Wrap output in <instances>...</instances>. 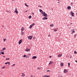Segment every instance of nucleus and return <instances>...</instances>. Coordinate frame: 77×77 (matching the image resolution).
Listing matches in <instances>:
<instances>
[{
    "label": "nucleus",
    "instance_id": "obj_1",
    "mask_svg": "<svg viewBox=\"0 0 77 77\" xmlns=\"http://www.w3.org/2000/svg\"><path fill=\"white\" fill-rule=\"evenodd\" d=\"M39 11L41 13L42 15L44 17H48L47 14H46L45 12H43V11H42V10L40 9L39 10Z\"/></svg>",
    "mask_w": 77,
    "mask_h": 77
},
{
    "label": "nucleus",
    "instance_id": "obj_2",
    "mask_svg": "<svg viewBox=\"0 0 77 77\" xmlns=\"http://www.w3.org/2000/svg\"><path fill=\"white\" fill-rule=\"evenodd\" d=\"M68 70L66 69H64V73L65 74H66V73H67L68 72Z\"/></svg>",
    "mask_w": 77,
    "mask_h": 77
},
{
    "label": "nucleus",
    "instance_id": "obj_3",
    "mask_svg": "<svg viewBox=\"0 0 77 77\" xmlns=\"http://www.w3.org/2000/svg\"><path fill=\"white\" fill-rule=\"evenodd\" d=\"M71 13V15L72 17H74V13L72 12V11H71L70 12Z\"/></svg>",
    "mask_w": 77,
    "mask_h": 77
},
{
    "label": "nucleus",
    "instance_id": "obj_4",
    "mask_svg": "<svg viewBox=\"0 0 77 77\" xmlns=\"http://www.w3.org/2000/svg\"><path fill=\"white\" fill-rule=\"evenodd\" d=\"M23 41V39H21L19 40L18 44H21V42H22V41Z\"/></svg>",
    "mask_w": 77,
    "mask_h": 77
},
{
    "label": "nucleus",
    "instance_id": "obj_5",
    "mask_svg": "<svg viewBox=\"0 0 77 77\" xmlns=\"http://www.w3.org/2000/svg\"><path fill=\"white\" fill-rule=\"evenodd\" d=\"M30 50L29 49V48H26L25 50V51H27V52H28V51H30Z\"/></svg>",
    "mask_w": 77,
    "mask_h": 77
},
{
    "label": "nucleus",
    "instance_id": "obj_6",
    "mask_svg": "<svg viewBox=\"0 0 77 77\" xmlns=\"http://www.w3.org/2000/svg\"><path fill=\"white\" fill-rule=\"evenodd\" d=\"M21 76L22 77H25V76H26V75H25V74L23 73H22Z\"/></svg>",
    "mask_w": 77,
    "mask_h": 77
},
{
    "label": "nucleus",
    "instance_id": "obj_7",
    "mask_svg": "<svg viewBox=\"0 0 77 77\" xmlns=\"http://www.w3.org/2000/svg\"><path fill=\"white\" fill-rule=\"evenodd\" d=\"M24 30V27H22L21 29V32H23Z\"/></svg>",
    "mask_w": 77,
    "mask_h": 77
},
{
    "label": "nucleus",
    "instance_id": "obj_8",
    "mask_svg": "<svg viewBox=\"0 0 77 77\" xmlns=\"http://www.w3.org/2000/svg\"><path fill=\"white\" fill-rule=\"evenodd\" d=\"M67 9L68 10H71V6H68L67 7Z\"/></svg>",
    "mask_w": 77,
    "mask_h": 77
},
{
    "label": "nucleus",
    "instance_id": "obj_9",
    "mask_svg": "<svg viewBox=\"0 0 77 77\" xmlns=\"http://www.w3.org/2000/svg\"><path fill=\"white\" fill-rule=\"evenodd\" d=\"M36 58H37V57H36V56H35L32 57V59H36Z\"/></svg>",
    "mask_w": 77,
    "mask_h": 77
},
{
    "label": "nucleus",
    "instance_id": "obj_10",
    "mask_svg": "<svg viewBox=\"0 0 77 77\" xmlns=\"http://www.w3.org/2000/svg\"><path fill=\"white\" fill-rule=\"evenodd\" d=\"M63 65H64V64H63V63H60L61 66H63Z\"/></svg>",
    "mask_w": 77,
    "mask_h": 77
},
{
    "label": "nucleus",
    "instance_id": "obj_11",
    "mask_svg": "<svg viewBox=\"0 0 77 77\" xmlns=\"http://www.w3.org/2000/svg\"><path fill=\"white\" fill-rule=\"evenodd\" d=\"M47 20V19H48V18L47 17H44L43 19V20Z\"/></svg>",
    "mask_w": 77,
    "mask_h": 77
},
{
    "label": "nucleus",
    "instance_id": "obj_12",
    "mask_svg": "<svg viewBox=\"0 0 77 77\" xmlns=\"http://www.w3.org/2000/svg\"><path fill=\"white\" fill-rule=\"evenodd\" d=\"M43 77H50V75H44L43 76Z\"/></svg>",
    "mask_w": 77,
    "mask_h": 77
},
{
    "label": "nucleus",
    "instance_id": "obj_13",
    "mask_svg": "<svg viewBox=\"0 0 77 77\" xmlns=\"http://www.w3.org/2000/svg\"><path fill=\"white\" fill-rule=\"evenodd\" d=\"M21 35H24L25 33L24 32H21Z\"/></svg>",
    "mask_w": 77,
    "mask_h": 77
},
{
    "label": "nucleus",
    "instance_id": "obj_14",
    "mask_svg": "<svg viewBox=\"0 0 77 77\" xmlns=\"http://www.w3.org/2000/svg\"><path fill=\"white\" fill-rule=\"evenodd\" d=\"M72 34H73V33H74L75 32V31L74 30H72Z\"/></svg>",
    "mask_w": 77,
    "mask_h": 77
},
{
    "label": "nucleus",
    "instance_id": "obj_15",
    "mask_svg": "<svg viewBox=\"0 0 77 77\" xmlns=\"http://www.w3.org/2000/svg\"><path fill=\"white\" fill-rule=\"evenodd\" d=\"M62 56V55L61 54H59V55H58V57H61Z\"/></svg>",
    "mask_w": 77,
    "mask_h": 77
},
{
    "label": "nucleus",
    "instance_id": "obj_16",
    "mask_svg": "<svg viewBox=\"0 0 77 77\" xmlns=\"http://www.w3.org/2000/svg\"><path fill=\"white\" fill-rule=\"evenodd\" d=\"M14 13H16V14H18V11H14Z\"/></svg>",
    "mask_w": 77,
    "mask_h": 77
},
{
    "label": "nucleus",
    "instance_id": "obj_17",
    "mask_svg": "<svg viewBox=\"0 0 77 77\" xmlns=\"http://www.w3.org/2000/svg\"><path fill=\"white\" fill-rule=\"evenodd\" d=\"M25 6H26V7H29V5H27V4H26V3H25Z\"/></svg>",
    "mask_w": 77,
    "mask_h": 77
},
{
    "label": "nucleus",
    "instance_id": "obj_18",
    "mask_svg": "<svg viewBox=\"0 0 77 77\" xmlns=\"http://www.w3.org/2000/svg\"><path fill=\"white\" fill-rule=\"evenodd\" d=\"M30 40H31V39H32V37H33V36H30Z\"/></svg>",
    "mask_w": 77,
    "mask_h": 77
},
{
    "label": "nucleus",
    "instance_id": "obj_19",
    "mask_svg": "<svg viewBox=\"0 0 77 77\" xmlns=\"http://www.w3.org/2000/svg\"><path fill=\"white\" fill-rule=\"evenodd\" d=\"M50 27H53L54 26V25L53 24H52L50 25Z\"/></svg>",
    "mask_w": 77,
    "mask_h": 77
},
{
    "label": "nucleus",
    "instance_id": "obj_20",
    "mask_svg": "<svg viewBox=\"0 0 77 77\" xmlns=\"http://www.w3.org/2000/svg\"><path fill=\"white\" fill-rule=\"evenodd\" d=\"M34 25H35V23H33L31 25V26H34Z\"/></svg>",
    "mask_w": 77,
    "mask_h": 77
},
{
    "label": "nucleus",
    "instance_id": "obj_21",
    "mask_svg": "<svg viewBox=\"0 0 77 77\" xmlns=\"http://www.w3.org/2000/svg\"><path fill=\"white\" fill-rule=\"evenodd\" d=\"M53 63V62L52 61H50L49 63V65H50V64H51V63Z\"/></svg>",
    "mask_w": 77,
    "mask_h": 77
},
{
    "label": "nucleus",
    "instance_id": "obj_22",
    "mask_svg": "<svg viewBox=\"0 0 77 77\" xmlns=\"http://www.w3.org/2000/svg\"><path fill=\"white\" fill-rule=\"evenodd\" d=\"M23 57H27V55H24L23 56Z\"/></svg>",
    "mask_w": 77,
    "mask_h": 77
},
{
    "label": "nucleus",
    "instance_id": "obj_23",
    "mask_svg": "<svg viewBox=\"0 0 77 77\" xmlns=\"http://www.w3.org/2000/svg\"><path fill=\"white\" fill-rule=\"evenodd\" d=\"M15 66V64H14L11 66L13 67V66Z\"/></svg>",
    "mask_w": 77,
    "mask_h": 77
},
{
    "label": "nucleus",
    "instance_id": "obj_24",
    "mask_svg": "<svg viewBox=\"0 0 77 77\" xmlns=\"http://www.w3.org/2000/svg\"><path fill=\"white\" fill-rule=\"evenodd\" d=\"M4 40V42H5V41H6V39L4 38L3 39Z\"/></svg>",
    "mask_w": 77,
    "mask_h": 77
},
{
    "label": "nucleus",
    "instance_id": "obj_25",
    "mask_svg": "<svg viewBox=\"0 0 77 77\" xmlns=\"http://www.w3.org/2000/svg\"><path fill=\"white\" fill-rule=\"evenodd\" d=\"M28 18L30 19L31 18H32V16H30L28 17Z\"/></svg>",
    "mask_w": 77,
    "mask_h": 77
},
{
    "label": "nucleus",
    "instance_id": "obj_26",
    "mask_svg": "<svg viewBox=\"0 0 77 77\" xmlns=\"http://www.w3.org/2000/svg\"><path fill=\"white\" fill-rule=\"evenodd\" d=\"M6 50V48H4L2 49V50L4 51V50Z\"/></svg>",
    "mask_w": 77,
    "mask_h": 77
},
{
    "label": "nucleus",
    "instance_id": "obj_27",
    "mask_svg": "<svg viewBox=\"0 0 77 77\" xmlns=\"http://www.w3.org/2000/svg\"><path fill=\"white\" fill-rule=\"evenodd\" d=\"M8 63H10V62H6V63H5V65H6V64H8Z\"/></svg>",
    "mask_w": 77,
    "mask_h": 77
},
{
    "label": "nucleus",
    "instance_id": "obj_28",
    "mask_svg": "<svg viewBox=\"0 0 77 77\" xmlns=\"http://www.w3.org/2000/svg\"><path fill=\"white\" fill-rule=\"evenodd\" d=\"M33 39H36V38H35V36L33 37Z\"/></svg>",
    "mask_w": 77,
    "mask_h": 77
},
{
    "label": "nucleus",
    "instance_id": "obj_29",
    "mask_svg": "<svg viewBox=\"0 0 77 77\" xmlns=\"http://www.w3.org/2000/svg\"><path fill=\"white\" fill-rule=\"evenodd\" d=\"M1 54H5L4 53V52H1Z\"/></svg>",
    "mask_w": 77,
    "mask_h": 77
},
{
    "label": "nucleus",
    "instance_id": "obj_30",
    "mask_svg": "<svg viewBox=\"0 0 77 77\" xmlns=\"http://www.w3.org/2000/svg\"><path fill=\"white\" fill-rule=\"evenodd\" d=\"M27 38H29V39H28L29 40L30 39V36H28L27 37Z\"/></svg>",
    "mask_w": 77,
    "mask_h": 77
},
{
    "label": "nucleus",
    "instance_id": "obj_31",
    "mask_svg": "<svg viewBox=\"0 0 77 77\" xmlns=\"http://www.w3.org/2000/svg\"><path fill=\"white\" fill-rule=\"evenodd\" d=\"M32 26L31 25L30 26L29 28H32Z\"/></svg>",
    "mask_w": 77,
    "mask_h": 77
},
{
    "label": "nucleus",
    "instance_id": "obj_32",
    "mask_svg": "<svg viewBox=\"0 0 77 77\" xmlns=\"http://www.w3.org/2000/svg\"><path fill=\"white\" fill-rule=\"evenodd\" d=\"M17 11V8H16L15 10V11Z\"/></svg>",
    "mask_w": 77,
    "mask_h": 77
},
{
    "label": "nucleus",
    "instance_id": "obj_33",
    "mask_svg": "<svg viewBox=\"0 0 77 77\" xmlns=\"http://www.w3.org/2000/svg\"><path fill=\"white\" fill-rule=\"evenodd\" d=\"M74 53H75V54H77V51H75Z\"/></svg>",
    "mask_w": 77,
    "mask_h": 77
},
{
    "label": "nucleus",
    "instance_id": "obj_34",
    "mask_svg": "<svg viewBox=\"0 0 77 77\" xmlns=\"http://www.w3.org/2000/svg\"><path fill=\"white\" fill-rule=\"evenodd\" d=\"M48 36V37H50L51 36V35H49Z\"/></svg>",
    "mask_w": 77,
    "mask_h": 77
},
{
    "label": "nucleus",
    "instance_id": "obj_35",
    "mask_svg": "<svg viewBox=\"0 0 77 77\" xmlns=\"http://www.w3.org/2000/svg\"><path fill=\"white\" fill-rule=\"evenodd\" d=\"M68 66H69V65H70V63H68Z\"/></svg>",
    "mask_w": 77,
    "mask_h": 77
},
{
    "label": "nucleus",
    "instance_id": "obj_36",
    "mask_svg": "<svg viewBox=\"0 0 77 77\" xmlns=\"http://www.w3.org/2000/svg\"><path fill=\"white\" fill-rule=\"evenodd\" d=\"M54 32H56L57 31V29H55L54 30Z\"/></svg>",
    "mask_w": 77,
    "mask_h": 77
},
{
    "label": "nucleus",
    "instance_id": "obj_37",
    "mask_svg": "<svg viewBox=\"0 0 77 77\" xmlns=\"http://www.w3.org/2000/svg\"><path fill=\"white\" fill-rule=\"evenodd\" d=\"M2 69H4V68H5V66H4L3 67H2Z\"/></svg>",
    "mask_w": 77,
    "mask_h": 77
},
{
    "label": "nucleus",
    "instance_id": "obj_38",
    "mask_svg": "<svg viewBox=\"0 0 77 77\" xmlns=\"http://www.w3.org/2000/svg\"><path fill=\"white\" fill-rule=\"evenodd\" d=\"M38 7H40V8H41V7H42V6H39V5H38Z\"/></svg>",
    "mask_w": 77,
    "mask_h": 77
},
{
    "label": "nucleus",
    "instance_id": "obj_39",
    "mask_svg": "<svg viewBox=\"0 0 77 77\" xmlns=\"http://www.w3.org/2000/svg\"><path fill=\"white\" fill-rule=\"evenodd\" d=\"M47 72H50V70H47Z\"/></svg>",
    "mask_w": 77,
    "mask_h": 77
},
{
    "label": "nucleus",
    "instance_id": "obj_40",
    "mask_svg": "<svg viewBox=\"0 0 77 77\" xmlns=\"http://www.w3.org/2000/svg\"><path fill=\"white\" fill-rule=\"evenodd\" d=\"M37 69H40V68L39 67H38L37 68Z\"/></svg>",
    "mask_w": 77,
    "mask_h": 77
},
{
    "label": "nucleus",
    "instance_id": "obj_41",
    "mask_svg": "<svg viewBox=\"0 0 77 77\" xmlns=\"http://www.w3.org/2000/svg\"><path fill=\"white\" fill-rule=\"evenodd\" d=\"M25 12H27V10L26 11H25Z\"/></svg>",
    "mask_w": 77,
    "mask_h": 77
},
{
    "label": "nucleus",
    "instance_id": "obj_42",
    "mask_svg": "<svg viewBox=\"0 0 77 77\" xmlns=\"http://www.w3.org/2000/svg\"><path fill=\"white\" fill-rule=\"evenodd\" d=\"M28 55H29V56H31V54H28Z\"/></svg>",
    "mask_w": 77,
    "mask_h": 77
},
{
    "label": "nucleus",
    "instance_id": "obj_43",
    "mask_svg": "<svg viewBox=\"0 0 77 77\" xmlns=\"http://www.w3.org/2000/svg\"><path fill=\"white\" fill-rule=\"evenodd\" d=\"M6 60H8V58H6Z\"/></svg>",
    "mask_w": 77,
    "mask_h": 77
},
{
    "label": "nucleus",
    "instance_id": "obj_44",
    "mask_svg": "<svg viewBox=\"0 0 77 77\" xmlns=\"http://www.w3.org/2000/svg\"><path fill=\"white\" fill-rule=\"evenodd\" d=\"M71 4L72 5H73V4L72 3H71Z\"/></svg>",
    "mask_w": 77,
    "mask_h": 77
},
{
    "label": "nucleus",
    "instance_id": "obj_45",
    "mask_svg": "<svg viewBox=\"0 0 77 77\" xmlns=\"http://www.w3.org/2000/svg\"><path fill=\"white\" fill-rule=\"evenodd\" d=\"M8 59V60H9L10 59H9V58H7Z\"/></svg>",
    "mask_w": 77,
    "mask_h": 77
},
{
    "label": "nucleus",
    "instance_id": "obj_46",
    "mask_svg": "<svg viewBox=\"0 0 77 77\" xmlns=\"http://www.w3.org/2000/svg\"><path fill=\"white\" fill-rule=\"evenodd\" d=\"M75 62H76V63H77V60H75Z\"/></svg>",
    "mask_w": 77,
    "mask_h": 77
},
{
    "label": "nucleus",
    "instance_id": "obj_47",
    "mask_svg": "<svg viewBox=\"0 0 77 77\" xmlns=\"http://www.w3.org/2000/svg\"><path fill=\"white\" fill-rule=\"evenodd\" d=\"M31 77H33V75H31Z\"/></svg>",
    "mask_w": 77,
    "mask_h": 77
},
{
    "label": "nucleus",
    "instance_id": "obj_48",
    "mask_svg": "<svg viewBox=\"0 0 77 77\" xmlns=\"http://www.w3.org/2000/svg\"><path fill=\"white\" fill-rule=\"evenodd\" d=\"M49 57H51V56H50Z\"/></svg>",
    "mask_w": 77,
    "mask_h": 77
},
{
    "label": "nucleus",
    "instance_id": "obj_49",
    "mask_svg": "<svg viewBox=\"0 0 77 77\" xmlns=\"http://www.w3.org/2000/svg\"><path fill=\"white\" fill-rule=\"evenodd\" d=\"M2 27H4V26L3 25H2Z\"/></svg>",
    "mask_w": 77,
    "mask_h": 77
},
{
    "label": "nucleus",
    "instance_id": "obj_50",
    "mask_svg": "<svg viewBox=\"0 0 77 77\" xmlns=\"http://www.w3.org/2000/svg\"><path fill=\"white\" fill-rule=\"evenodd\" d=\"M75 36H76V35H75Z\"/></svg>",
    "mask_w": 77,
    "mask_h": 77
},
{
    "label": "nucleus",
    "instance_id": "obj_51",
    "mask_svg": "<svg viewBox=\"0 0 77 77\" xmlns=\"http://www.w3.org/2000/svg\"><path fill=\"white\" fill-rule=\"evenodd\" d=\"M70 57V58H72V57Z\"/></svg>",
    "mask_w": 77,
    "mask_h": 77
},
{
    "label": "nucleus",
    "instance_id": "obj_52",
    "mask_svg": "<svg viewBox=\"0 0 77 77\" xmlns=\"http://www.w3.org/2000/svg\"><path fill=\"white\" fill-rule=\"evenodd\" d=\"M32 14H33V15H34V13H32Z\"/></svg>",
    "mask_w": 77,
    "mask_h": 77
},
{
    "label": "nucleus",
    "instance_id": "obj_53",
    "mask_svg": "<svg viewBox=\"0 0 77 77\" xmlns=\"http://www.w3.org/2000/svg\"><path fill=\"white\" fill-rule=\"evenodd\" d=\"M8 65H10V63H8Z\"/></svg>",
    "mask_w": 77,
    "mask_h": 77
},
{
    "label": "nucleus",
    "instance_id": "obj_54",
    "mask_svg": "<svg viewBox=\"0 0 77 77\" xmlns=\"http://www.w3.org/2000/svg\"><path fill=\"white\" fill-rule=\"evenodd\" d=\"M60 3L59 2H58V3Z\"/></svg>",
    "mask_w": 77,
    "mask_h": 77
},
{
    "label": "nucleus",
    "instance_id": "obj_55",
    "mask_svg": "<svg viewBox=\"0 0 77 77\" xmlns=\"http://www.w3.org/2000/svg\"><path fill=\"white\" fill-rule=\"evenodd\" d=\"M58 2H59V0H57Z\"/></svg>",
    "mask_w": 77,
    "mask_h": 77
},
{
    "label": "nucleus",
    "instance_id": "obj_56",
    "mask_svg": "<svg viewBox=\"0 0 77 77\" xmlns=\"http://www.w3.org/2000/svg\"><path fill=\"white\" fill-rule=\"evenodd\" d=\"M70 24H72V23H70Z\"/></svg>",
    "mask_w": 77,
    "mask_h": 77
},
{
    "label": "nucleus",
    "instance_id": "obj_57",
    "mask_svg": "<svg viewBox=\"0 0 77 77\" xmlns=\"http://www.w3.org/2000/svg\"><path fill=\"white\" fill-rule=\"evenodd\" d=\"M3 57H5V56H4Z\"/></svg>",
    "mask_w": 77,
    "mask_h": 77
},
{
    "label": "nucleus",
    "instance_id": "obj_58",
    "mask_svg": "<svg viewBox=\"0 0 77 77\" xmlns=\"http://www.w3.org/2000/svg\"><path fill=\"white\" fill-rule=\"evenodd\" d=\"M76 15H77V13L76 14Z\"/></svg>",
    "mask_w": 77,
    "mask_h": 77
},
{
    "label": "nucleus",
    "instance_id": "obj_59",
    "mask_svg": "<svg viewBox=\"0 0 77 77\" xmlns=\"http://www.w3.org/2000/svg\"><path fill=\"white\" fill-rule=\"evenodd\" d=\"M68 67H69V66Z\"/></svg>",
    "mask_w": 77,
    "mask_h": 77
},
{
    "label": "nucleus",
    "instance_id": "obj_60",
    "mask_svg": "<svg viewBox=\"0 0 77 77\" xmlns=\"http://www.w3.org/2000/svg\"><path fill=\"white\" fill-rule=\"evenodd\" d=\"M1 54V53H0V54Z\"/></svg>",
    "mask_w": 77,
    "mask_h": 77
},
{
    "label": "nucleus",
    "instance_id": "obj_61",
    "mask_svg": "<svg viewBox=\"0 0 77 77\" xmlns=\"http://www.w3.org/2000/svg\"><path fill=\"white\" fill-rule=\"evenodd\" d=\"M33 77H35V76H34Z\"/></svg>",
    "mask_w": 77,
    "mask_h": 77
},
{
    "label": "nucleus",
    "instance_id": "obj_62",
    "mask_svg": "<svg viewBox=\"0 0 77 77\" xmlns=\"http://www.w3.org/2000/svg\"><path fill=\"white\" fill-rule=\"evenodd\" d=\"M71 18H72V17H70Z\"/></svg>",
    "mask_w": 77,
    "mask_h": 77
},
{
    "label": "nucleus",
    "instance_id": "obj_63",
    "mask_svg": "<svg viewBox=\"0 0 77 77\" xmlns=\"http://www.w3.org/2000/svg\"><path fill=\"white\" fill-rule=\"evenodd\" d=\"M26 58H27V57H26Z\"/></svg>",
    "mask_w": 77,
    "mask_h": 77
}]
</instances>
